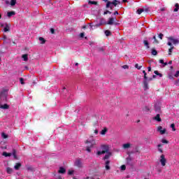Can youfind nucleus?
I'll use <instances>...</instances> for the list:
<instances>
[{"label":"nucleus","instance_id":"3c124183","mask_svg":"<svg viewBox=\"0 0 179 179\" xmlns=\"http://www.w3.org/2000/svg\"><path fill=\"white\" fill-rule=\"evenodd\" d=\"M80 37H81V38H83L85 37V33H80Z\"/></svg>","mask_w":179,"mask_h":179},{"label":"nucleus","instance_id":"6e6552de","mask_svg":"<svg viewBox=\"0 0 179 179\" xmlns=\"http://www.w3.org/2000/svg\"><path fill=\"white\" fill-rule=\"evenodd\" d=\"M110 5H113V6H117V0H113V1H108L106 6V8H110Z\"/></svg>","mask_w":179,"mask_h":179},{"label":"nucleus","instance_id":"1a4fd4ad","mask_svg":"<svg viewBox=\"0 0 179 179\" xmlns=\"http://www.w3.org/2000/svg\"><path fill=\"white\" fill-rule=\"evenodd\" d=\"M157 131L160 132L161 135H164V134H166V129H163V127L162 126L158 127Z\"/></svg>","mask_w":179,"mask_h":179},{"label":"nucleus","instance_id":"a878e982","mask_svg":"<svg viewBox=\"0 0 179 179\" xmlns=\"http://www.w3.org/2000/svg\"><path fill=\"white\" fill-rule=\"evenodd\" d=\"M178 9H179V5H178V3H176L175 4V8L173 10V12H178Z\"/></svg>","mask_w":179,"mask_h":179},{"label":"nucleus","instance_id":"58836bf2","mask_svg":"<svg viewBox=\"0 0 179 179\" xmlns=\"http://www.w3.org/2000/svg\"><path fill=\"white\" fill-rule=\"evenodd\" d=\"M135 68H136L137 69H141L142 68V66H139L138 64H136Z\"/></svg>","mask_w":179,"mask_h":179},{"label":"nucleus","instance_id":"7ed1b4c3","mask_svg":"<svg viewBox=\"0 0 179 179\" xmlns=\"http://www.w3.org/2000/svg\"><path fill=\"white\" fill-rule=\"evenodd\" d=\"M101 151H97L96 152L98 156H101V155L107 153L108 150H110V148H108V145H103L101 146Z\"/></svg>","mask_w":179,"mask_h":179},{"label":"nucleus","instance_id":"4d7b16f0","mask_svg":"<svg viewBox=\"0 0 179 179\" xmlns=\"http://www.w3.org/2000/svg\"><path fill=\"white\" fill-rule=\"evenodd\" d=\"M144 12H149V8H143Z\"/></svg>","mask_w":179,"mask_h":179},{"label":"nucleus","instance_id":"37998d69","mask_svg":"<svg viewBox=\"0 0 179 179\" xmlns=\"http://www.w3.org/2000/svg\"><path fill=\"white\" fill-rule=\"evenodd\" d=\"M108 13H109V15H111V11H110V10H106V11H105V12L103 13V15H108Z\"/></svg>","mask_w":179,"mask_h":179},{"label":"nucleus","instance_id":"a18cd8bd","mask_svg":"<svg viewBox=\"0 0 179 179\" xmlns=\"http://www.w3.org/2000/svg\"><path fill=\"white\" fill-rule=\"evenodd\" d=\"M120 169H121V170L124 171V170H125V169H127V166L125 165H122L120 166Z\"/></svg>","mask_w":179,"mask_h":179},{"label":"nucleus","instance_id":"dca6fc26","mask_svg":"<svg viewBox=\"0 0 179 179\" xmlns=\"http://www.w3.org/2000/svg\"><path fill=\"white\" fill-rule=\"evenodd\" d=\"M16 15V13L15 11H10L7 13L8 17H11V16H15Z\"/></svg>","mask_w":179,"mask_h":179},{"label":"nucleus","instance_id":"72a5a7b5","mask_svg":"<svg viewBox=\"0 0 179 179\" xmlns=\"http://www.w3.org/2000/svg\"><path fill=\"white\" fill-rule=\"evenodd\" d=\"M88 3H90V5H97V1H89Z\"/></svg>","mask_w":179,"mask_h":179},{"label":"nucleus","instance_id":"49530a36","mask_svg":"<svg viewBox=\"0 0 179 179\" xmlns=\"http://www.w3.org/2000/svg\"><path fill=\"white\" fill-rule=\"evenodd\" d=\"M175 78H178L179 76V71H177L176 73L174 75Z\"/></svg>","mask_w":179,"mask_h":179},{"label":"nucleus","instance_id":"423d86ee","mask_svg":"<svg viewBox=\"0 0 179 179\" xmlns=\"http://www.w3.org/2000/svg\"><path fill=\"white\" fill-rule=\"evenodd\" d=\"M74 166L78 167L79 169L82 168V159H80V158L76 159L74 162Z\"/></svg>","mask_w":179,"mask_h":179},{"label":"nucleus","instance_id":"ddd939ff","mask_svg":"<svg viewBox=\"0 0 179 179\" xmlns=\"http://www.w3.org/2000/svg\"><path fill=\"white\" fill-rule=\"evenodd\" d=\"M157 122H162V118H160V114H157V115L153 118Z\"/></svg>","mask_w":179,"mask_h":179},{"label":"nucleus","instance_id":"0e129e2a","mask_svg":"<svg viewBox=\"0 0 179 179\" xmlns=\"http://www.w3.org/2000/svg\"><path fill=\"white\" fill-rule=\"evenodd\" d=\"M166 65H168V63L167 62H164L163 66H166Z\"/></svg>","mask_w":179,"mask_h":179},{"label":"nucleus","instance_id":"7c9ffc66","mask_svg":"<svg viewBox=\"0 0 179 179\" xmlns=\"http://www.w3.org/2000/svg\"><path fill=\"white\" fill-rule=\"evenodd\" d=\"M142 12H145V10L143 8H140V9L137 10L138 15H141V13H142Z\"/></svg>","mask_w":179,"mask_h":179},{"label":"nucleus","instance_id":"9d476101","mask_svg":"<svg viewBox=\"0 0 179 179\" xmlns=\"http://www.w3.org/2000/svg\"><path fill=\"white\" fill-rule=\"evenodd\" d=\"M169 41H171L173 44H178V39H174L173 37H170L168 38Z\"/></svg>","mask_w":179,"mask_h":179},{"label":"nucleus","instance_id":"79ce46f5","mask_svg":"<svg viewBox=\"0 0 179 179\" xmlns=\"http://www.w3.org/2000/svg\"><path fill=\"white\" fill-rule=\"evenodd\" d=\"M143 73L144 75V79H148V76H146V71L145 70L143 71Z\"/></svg>","mask_w":179,"mask_h":179},{"label":"nucleus","instance_id":"4be33fe9","mask_svg":"<svg viewBox=\"0 0 179 179\" xmlns=\"http://www.w3.org/2000/svg\"><path fill=\"white\" fill-rule=\"evenodd\" d=\"M3 156H5V157H10V156H12V153H8L6 152H3Z\"/></svg>","mask_w":179,"mask_h":179},{"label":"nucleus","instance_id":"bf43d9fd","mask_svg":"<svg viewBox=\"0 0 179 179\" xmlns=\"http://www.w3.org/2000/svg\"><path fill=\"white\" fill-rule=\"evenodd\" d=\"M94 134H95L96 135H97V134H99V130L95 129V130H94Z\"/></svg>","mask_w":179,"mask_h":179},{"label":"nucleus","instance_id":"9b49d317","mask_svg":"<svg viewBox=\"0 0 179 179\" xmlns=\"http://www.w3.org/2000/svg\"><path fill=\"white\" fill-rule=\"evenodd\" d=\"M143 85H144V90H148V89H149L148 84V79H144Z\"/></svg>","mask_w":179,"mask_h":179},{"label":"nucleus","instance_id":"f704fd0d","mask_svg":"<svg viewBox=\"0 0 179 179\" xmlns=\"http://www.w3.org/2000/svg\"><path fill=\"white\" fill-rule=\"evenodd\" d=\"M173 50H174V46L171 47V48L169 49V55H171V52H173Z\"/></svg>","mask_w":179,"mask_h":179},{"label":"nucleus","instance_id":"680f3d73","mask_svg":"<svg viewBox=\"0 0 179 179\" xmlns=\"http://www.w3.org/2000/svg\"><path fill=\"white\" fill-rule=\"evenodd\" d=\"M148 72H150V71H152V67L149 66L148 67Z\"/></svg>","mask_w":179,"mask_h":179},{"label":"nucleus","instance_id":"39448f33","mask_svg":"<svg viewBox=\"0 0 179 179\" xmlns=\"http://www.w3.org/2000/svg\"><path fill=\"white\" fill-rule=\"evenodd\" d=\"M103 24H107V22H106V19L100 18L99 23L94 25V27H100V26H103Z\"/></svg>","mask_w":179,"mask_h":179},{"label":"nucleus","instance_id":"774afa93","mask_svg":"<svg viewBox=\"0 0 179 179\" xmlns=\"http://www.w3.org/2000/svg\"><path fill=\"white\" fill-rule=\"evenodd\" d=\"M114 15H119L118 11H115V12L114 13Z\"/></svg>","mask_w":179,"mask_h":179},{"label":"nucleus","instance_id":"bb28decb","mask_svg":"<svg viewBox=\"0 0 179 179\" xmlns=\"http://www.w3.org/2000/svg\"><path fill=\"white\" fill-rule=\"evenodd\" d=\"M105 134H107V129L105 127L103 130L101 131V135H104Z\"/></svg>","mask_w":179,"mask_h":179},{"label":"nucleus","instance_id":"13d9d810","mask_svg":"<svg viewBox=\"0 0 179 179\" xmlns=\"http://www.w3.org/2000/svg\"><path fill=\"white\" fill-rule=\"evenodd\" d=\"M159 64H164V60L160 59L159 60Z\"/></svg>","mask_w":179,"mask_h":179},{"label":"nucleus","instance_id":"5fc2aeb1","mask_svg":"<svg viewBox=\"0 0 179 179\" xmlns=\"http://www.w3.org/2000/svg\"><path fill=\"white\" fill-rule=\"evenodd\" d=\"M122 68H123L124 69H128V68H129V66L128 65H124V66H122Z\"/></svg>","mask_w":179,"mask_h":179},{"label":"nucleus","instance_id":"f03ea898","mask_svg":"<svg viewBox=\"0 0 179 179\" xmlns=\"http://www.w3.org/2000/svg\"><path fill=\"white\" fill-rule=\"evenodd\" d=\"M86 143L88 144V145L87 146L86 150L87 152L90 153V152H92V150L90 148H93V146L96 145V141L94 139H90L86 141Z\"/></svg>","mask_w":179,"mask_h":179},{"label":"nucleus","instance_id":"69168bd1","mask_svg":"<svg viewBox=\"0 0 179 179\" xmlns=\"http://www.w3.org/2000/svg\"><path fill=\"white\" fill-rule=\"evenodd\" d=\"M3 40H8V38L6 37V36H4L3 37Z\"/></svg>","mask_w":179,"mask_h":179},{"label":"nucleus","instance_id":"c756f323","mask_svg":"<svg viewBox=\"0 0 179 179\" xmlns=\"http://www.w3.org/2000/svg\"><path fill=\"white\" fill-rule=\"evenodd\" d=\"M155 111L159 113V111H160V106H159L157 105H155Z\"/></svg>","mask_w":179,"mask_h":179},{"label":"nucleus","instance_id":"ea45409f","mask_svg":"<svg viewBox=\"0 0 179 179\" xmlns=\"http://www.w3.org/2000/svg\"><path fill=\"white\" fill-rule=\"evenodd\" d=\"M24 79H23L22 78H20V82L21 83V85H24Z\"/></svg>","mask_w":179,"mask_h":179},{"label":"nucleus","instance_id":"cd10ccee","mask_svg":"<svg viewBox=\"0 0 179 179\" xmlns=\"http://www.w3.org/2000/svg\"><path fill=\"white\" fill-rule=\"evenodd\" d=\"M105 34L107 37H108V36H111V31H110L109 30H106Z\"/></svg>","mask_w":179,"mask_h":179},{"label":"nucleus","instance_id":"473e14b6","mask_svg":"<svg viewBox=\"0 0 179 179\" xmlns=\"http://www.w3.org/2000/svg\"><path fill=\"white\" fill-rule=\"evenodd\" d=\"M39 41H41V44H44L45 43V40L43 37L39 38Z\"/></svg>","mask_w":179,"mask_h":179},{"label":"nucleus","instance_id":"052dcab7","mask_svg":"<svg viewBox=\"0 0 179 179\" xmlns=\"http://www.w3.org/2000/svg\"><path fill=\"white\" fill-rule=\"evenodd\" d=\"M158 150L160 153H163V150L162 148H158Z\"/></svg>","mask_w":179,"mask_h":179},{"label":"nucleus","instance_id":"2f4dec72","mask_svg":"<svg viewBox=\"0 0 179 179\" xmlns=\"http://www.w3.org/2000/svg\"><path fill=\"white\" fill-rule=\"evenodd\" d=\"M151 54L152 55H157V50H155V49H152V52H151Z\"/></svg>","mask_w":179,"mask_h":179},{"label":"nucleus","instance_id":"393cba45","mask_svg":"<svg viewBox=\"0 0 179 179\" xmlns=\"http://www.w3.org/2000/svg\"><path fill=\"white\" fill-rule=\"evenodd\" d=\"M154 73H155V75H157V76H159V78H163V74L159 73L158 71H154Z\"/></svg>","mask_w":179,"mask_h":179},{"label":"nucleus","instance_id":"09e8293b","mask_svg":"<svg viewBox=\"0 0 179 179\" xmlns=\"http://www.w3.org/2000/svg\"><path fill=\"white\" fill-rule=\"evenodd\" d=\"M50 33H51L52 34H54L55 33V30L53 28H51V29H50Z\"/></svg>","mask_w":179,"mask_h":179},{"label":"nucleus","instance_id":"c03bdc74","mask_svg":"<svg viewBox=\"0 0 179 179\" xmlns=\"http://www.w3.org/2000/svg\"><path fill=\"white\" fill-rule=\"evenodd\" d=\"M27 170H28V171H33V167H31V166H28V167L27 168Z\"/></svg>","mask_w":179,"mask_h":179},{"label":"nucleus","instance_id":"f3484780","mask_svg":"<svg viewBox=\"0 0 179 179\" xmlns=\"http://www.w3.org/2000/svg\"><path fill=\"white\" fill-rule=\"evenodd\" d=\"M106 24H114V18L110 17Z\"/></svg>","mask_w":179,"mask_h":179},{"label":"nucleus","instance_id":"4c0bfd02","mask_svg":"<svg viewBox=\"0 0 179 179\" xmlns=\"http://www.w3.org/2000/svg\"><path fill=\"white\" fill-rule=\"evenodd\" d=\"M171 128H172V131H176V124H171Z\"/></svg>","mask_w":179,"mask_h":179},{"label":"nucleus","instance_id":"b1692460","mask_svg":"<svg viewBox=\"0 0 179 179\" xmlns=\"http://www.w3.org/2000/svg\"><path fill=\"white\" fill-rule=\"evenodd\" d=\"M6 172L8 173V174H12V173L13 172V169H12L10 167H8L6 169Z\"/></svg>","mask_w":179,"mask_h":179},{"label":"nucleus","instance_id":"338daca9","mask_svg":"<svg viewBox=\"0 0 179 179\" xmlns=\"http://www.w3.org/2000/svg\"><path fill=\"white\" fill-rule=\"evenodd\" d=\"M65 90H66V92H68V91L66 90V88L63 87V89H62V92H65Z\"/></svg>","mask_w":179,"mask_h":179},{"label":"nucleus","instance_id":"c9c22d12","mask_svg":"<svg viewBox=\"0 0 179 179\" xmlns=\"http://www.w3.org/2000/svg\"><path fill=\"white\" fill-rule=\"evenodd\" d=\"M10 5L11 6H15L16 5V0H11Z\"/></svg>","mask_w":179,"mask_h":179},{"label":"nucleus","instance_id":"a19ab883","mask_svg":"<svg viewBox=\"0 0 179 179\" xmlns=\"http://www.w3.org/2000/svg\"><path fill=\"white\" fill-rule=\"evenodd\" d=\"M174 85H175L176 86H179V79H178V80H176L175 81Z\"/></svg>","mask_w":179,"mask_h":179},{"label":"nucleus","instance_id":"aec40b11","mask_svg":"<svg viewBox=\"0 0 179 179\" xmlns=\"http://www.w3.org/2000/svg\"><path fill=\"white\" fill-rule=\"evenodd\" d=\"M10 27H9V25L8 24H5V27H4V31H10Z\"/></svg>","mask_w":179,"mask_h":179},{"label":"nucleus","instance_id":"6ab92c4d","mask_svg":"<svg viewBox=\"0 0 179 179\" xmlns=\"http://www.w3.org/2000/svg\"><path fill=\"white\" fill-rule=\"evenodd\" d=\"M22 167V164L20 163H17L15 166H14L15 170H19Z\"/></svg>","mask_w":179,"mask_h":179},{"label":"nucleus","instance_id":"f8f14e48","mask_svg":"<svg viewBox=\"0 0 179 179\" xmlns=\"http://www.w3.org/2000/svg\"><path fill=\"white\" fill-rule=\"evenodd\" d=\"M58 173L59 174H65V173H66V170L64 167L61 166L58 171Z\"/></svg>","mask_w":179,"mask_h":179},{"label":"nucleus","instance_id":"8fccbe9b","mask_svg":"<svg viewBox=\"0 0 179 179\" xmlns=\"http://www.w3.org/2000/svg\"><path fill=\"white\" fill-rule=\"evenodd\" d=\"M168 77H169V78L171 79V80L174 79V77H173L171 74H169V75H168Z\"/></svg>","mask_w":179,"mask_h":179},{"label":"nucleus","instance_id":"864d4df0","mask_svg":"<svg viewBox=\"0 0 179 179\" xmlns=\"http://www.w3.org/2000/svg\"><path fill=\"white\" fill-rule=\"evenodd\" d=\"M163 34H159V38L161 39V40H163Z\"/></svg>","mask_w":179,"mask_h":179},{"label":"nucleus","instance_id":"5701e85b","mask_svg":"<svg viewBox=\"0 0 179 179\" xmlns=\"http://www.w3.org/2000/svg\"><path fill=\"white\" fill-rule=\"evenodd\" d=\"M1 108H3V110H8V108H9V105L6 103L1 105Z\"/></svg>","mask_w":179,"mask_h":179},{"label":"nucleus","instance_id":"c85d7f7f","mask_svg":"<svg viewBox=\"0 0 179 179\" xmlns=\"http://www.w3.org/2000/svg\"><path fill=\"white\" fill-rule=\"evenodd\" d=\"M149 40H154L153 43H159V41H157V39H156V36H154L152 38H149Z\"/></svg>","mask_w":179,"mask_h":179},{"label":"nucleus","instance_id":"2eb2a0df","mask_svg":"<svg viewBox=\"0 0 179 179\" xmlns=\"http://www.w3.org/2000/svg\"><path fill=\"white\" fill-rule=\"evenodd\" d=\"M123 149H129L131 148V143H127L122 145Z\"/></svg>","mask_w":179,"mask_h":179},{"label":"nucleus","instance_id":"f257e3e1","mask_svg":"<svg viewBox=\"0 0 179 179\" xmlns=\"http://www.w3.org/2000/svg\"><path fill=\"white\" fill-rule=\"evenodd\" d=\"M106 154L103 158V160H106L105 162V169L106 170H110L111 168L110 167V160H108V159L111 157V152L108 151V152H106Z\"/></svg>","mask_w":179,"mask_h":179},{"label":"nucleus","instance_id":"e2e57ef3","mask_svg":"<svg viewBox=\"0 0 179 179\" xmlns=\"http://www.w3.org/2000/svg\"><path fill=\"white\" fill-rule=\"evenodd\" d=\"M111 10H113V8H114V6H113V4L110 5V7H109Z\"/></svg>","mask_w":179,"mask_h":179},{"label":"nucleus","instance_id":"603ef678","mask_svg":"<svg viewBox=\"0 0 179 179\" xmlns=\"http://www.w3.org/2000/svg\"><path fill=\"white\" fill-rule=\"evenodd\" d=\"M68 174L69 176H72V174H73V171H69Z\"/></svg>","mask_w":179,"mask_h":179},{"label":"nucleus","instance_id":"e433bc0d","mask_svg":"<svg viewBox=\"0 0 179 179\" xmlns=\"http://www.w3.org/2000/svg\"><path fill=\"white\" fill-rule=\"evenodd\" d=\"M1 136L3 138V139H6V138H8V135H6L5 133H2Z\"/></svg>","mask_w":179,"mask_h":179},{"label":"nucleus","instance_id":"de8ad7c7","mask_svg":"<svg viewBox=\"0 0 179 179\" xmlns=\"http://www.w3.org/2000/svg\"><path fill=\"white\" fill-rule=\"evenodd\" d=\"M162 143H169V141L166 139H162Z\"/></svg>","mask_w":179,"mask_h":179},{"label":"nucleus","instance_id":"20e7f679","mask_svg":"<svg viewBox=\"0 0 179 179\" xmlns=\"http://www.w3.org/2000/svg\"><path fill=\"white\" fill-rule=\"evenodd\" d=\"M159 162H160L162 166H163L164 167V166H166V163H167V159H166L164 155H162L160 156Z\"/></svg>","mask_w":179,"mask_h":179},{"label":"nucleus","instance_id":"a211bd4d","mask_svg":"<svg viewBox=\"0 0 179 179\" xmlns=\"http://www.w3.org/2000/svg\"><path fill=\"white\" fill-rule=\"evenodd\" d=\"M143 43L144 45H145V47H146V48H148V49L150 48V46L149 45V42L148 41L144 40L143 41Z\"/></svg>","mask_w":179,"mask_h":179},{"label":"nucleus","instance_id":"4468645a","mask_svg":"<svg viewBox=\"0 0 179 179\" xmlns=\"http://www.w3.org/2000/svg\"><path fill=\"white\" fill-rule=\"evenodd\" d=\"M11 155L13 156L15 160H18L19 159V158L17 157V155H16V150L13 149V152L11 153Z\"/></svg>","mask_w":179,"mask_h":179},{"label":"nucleus","instance_id":"0eeeda50","mask_svg":"<svg viewBox=\"0 0 179 179\" xmlns=\"http://www.w3.org/2000/svg\"><path fill=\"white\" fill-rule=\"evenodd\" d=\"M138 152H139V150H138V147H135V148H134L131 152H129V157L127 158V160H132V159H131V154L138 153Z\"/></svg>","mask_w":179,"mask_h":179},{"label":"nucleus","instance_id":"6e6d98bb","mask_svg":"<svg viewBox=\"0 0 179 179\" xmlns=\"http://www.w3.org/2000/svg\"><path fill=\"white\" fill-rule=\"evenodd\" d=\"M168 45H169L170 47H173V43H171V42L169 41L167 43Z\"/></svg>","mask_w":179,"mask_h":179},{"label":"nucleus","instance_id":"412c9836","mask_svg":"<svg viewBox=\"0 0 179 179\" xmlns=\"http://www.w3.org/2000/svg\"><path fill=\"white\" fill-rule=\"evenodd\" d=\"M22 58H23V61H25V62L29 61V57L27 54L22 55Z\"/></svg>","mask_w":179,"mask_h":179}]
</instances>
